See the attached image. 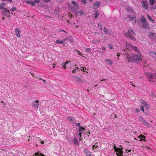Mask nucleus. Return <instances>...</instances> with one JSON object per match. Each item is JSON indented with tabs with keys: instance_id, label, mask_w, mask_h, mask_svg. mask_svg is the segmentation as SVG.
<instances>
[{
	"instance_id": "obj_11",
	"label": "nucleus",
	"mask_w": 156,
	"mask_h": 156,
	"mask_svg": "<svg viewBox=\"0 0 156 156\" xmlns=\"http://www.w3.org/2000/svg\"><path fill=\"white\" fill-rule=\"evenodd\" d=\"M101 4L100 2L96 1L93 4V7L94 9H95L97 8H98Z\"/></svg>"
},
{
	"instance_id": "obj_39",
	"label": "nucleus",
	"mask_w": 156,
	"mask_h": 156,
	"mask_svg": "<svg viewBox=\"0 0 156 156\" xmlns=\"http://www.w3.org/2000/svg\"><path fill=\"white\" fill-rule=\"evenodd\" d=\"M104 32L106 34L108 32V30L106 28V27H105L104 28Z\"/></svg>"
},
{
	"instance_id": "obj_45",
	"label": "nucleus",
	"mask_w": 156,
	"mask_h": 156,
	"mask_svg": "<svg viewBox=\"0 0 156 156\" xmlns=\"http://www.w3.org/2000/svg\"><path fill=\"white\" fill-rule=\"evenodd\" d=\"M140 107V109H141V111L144 112V107L143 106H141Z\"/></svg>"
},
{
	"instance_id": "obj_19",
	"label": "nucleus",
	"mask_w": 156,
	"mask_h": 156,
	"mask_svg": "<svg viewBox=\"0 0 156 156\" xmlns=\"http://www.w3.org/2000/svg\"><path fill=\"white\" fill-rule=\"evenodd\" d=\"M72 3L76 7L77 9H79V7L78 5H77L76 2L75 1H72Z\"/></svg>"
},
{
	"instance_id": "obj_13",
	"label": "nucleus",
	"mask_w": 156,
	"mask_h": 156,
	"mask_svg": "<svg viewBox=\"0 0 156 156\" xmlns=\"http://www.w3.org/2000/svg\"><path fill=\"white\" fill-rule=\"evenodd\" d=\"M129 45V47L130 48H131L132 49L135 50V51H137V52L138 53L140 52L139 50L138 49H137V47H135L131 44H128Z\"/></svg>"
},
{
	"instance_id": "obj_53",
	"label": "nucleus",
	"mask_w": 156,
	"mask_h": 156,
	"mask_svg": "<svg viewBox=\"0 0 156 156\" xmlns=\"http://www.w3.org/2000/svg\"><path fill=\"white\" fill-rule=\"evenodd\" d=\"M102 49L103 50V51H105L106 50V47H102Z\"/></svg>"
},
{
	"instance_id": "obj_26",
	"label": "nucleus",
	"mask_w": 156,
	"mask_h": 156,
	"mask_svg": "<svg viewBox=\"0 0 156 156\" xmlns=\"http://www.w3.org/2000/svg\"><path fill=\"white\" fill-rule=\"evenodd\" d=\"M139 137L140 138H142L140 140V141H142V140H145L144 139H145V136L143 135H141L139 136Z\"/></svg>"
},
{
	"instance_id": "obj_50",
	"label": "nucleus",
	"mask_w": 156,
	"mask_h": 156,
	"mask_svg": "<svg viewBox=\"0 0 156 156\" xmlns=\"http://www.w3.org/2000/svg\"><path fill=\"white\" fill-rule=\"evenodd\" d=\"M31 2H30L29 1H26V3L27 4H30Z\"/></svg>"
},
{
	"instance_id": "obj_49",
	"label": "nucleus",
	"mask_w": 156,
	"mask_h": 156,
	"mask_svg": "<svg viewBox=\"0 0 156 156\" xmlns=\"http://www.w3.org/2000/svg\"><path fill=\"white\" fill-rule=\"evenodd\" d=\"M34 1L35 3H37L40 2V0H34Z\"/></svg>"
},
{
	"instance_id": "obj_57",
	"label": "nucleus",
	"mask_w": 156,
	"mask_h": 156,
	"mask_svg": "<svg viewBox=\"0 0 156 156\" xmlns=\"http://www.w3.org/2000/svg\"><path fill=\"white\" fill-rule=\"evenodd\" d=\"M97 146H96L95 145H93L92 146L93 149H94V148H96Z\"/></svg>"
},
{
	"instance_id": "obj_17",
	"label": "nucleus",
	"mask_w": 156,
	"mask_h": 156,
	"mask_svg": "<svg viewBox=\"0 0 156 156\" xmlns=\"http://www.w3.org/2000/svg\"><path fill=\"white\" fill-rule=\"evenodd\" d=\"M150 55L152 56V57L154 58H155L156 59V53L153 52L151 51L150 52Z\"/></svg>"
},
{
	"instance_id": "obj_3",
	"label": "nucleus",
	"mask_w": 156,
	"mask_h": 156,
	"mask_svg": "<svg viewBox=\"0 0 156 156\" xmlns=\"http://www.w3.org/2000/svg\"><path fill=\"white\" fill-rule=\"evenodd\" d=\"M138 119L139 121H140L142 122V124L147 126H150V125L149 124L146 122L143 118V117H142L141 116H140L139 117Z\"/></svg>"
},
{
	"instance_id": "obj_20",
	"label": "nucleus",
	"mask_w": 156,
	"mask_h": 156,
	"mask_svg": "<svg viewBox=\"0 0 156 156\" xmlns=\"http://www.w3.org/2000/svg\"><path fill=\"white\" fill-rule=\"evenodd\" d=\"M143 24L142 25V26L144 28H145L147 27V24L148 23L147 21L144 22L142 23Z\"/></svg>"
},
{
	"instance_id": "obj_8",
	"label": "nucleus",
	"mask_w": 156,
	"mask_h": 156,
	"mask_svg": "<svg viewBox=\"0 0 156 156\" xmlns=\"http://www.w3.org/2000/svg\"><path fill=\"white\" fill-rule=\"evenodd\" d=\"M10 12L8 9H4V11H3L2 12V14L6 16H10Z\"/></svg>"
},
{
	"instance_id": "obj_42",
	"label": "nucleus",
	"mask_w": 156,
	"mask_h": 156,
	"mask_svg": "<svg viewBox=\"0 0 156 156\" xmlns=\"http://www.w3.org/2000/svg\"><path fill=\"white\" fill-rule=\"evenodd\" d=\"M30 4H31V5L33 6H34L35 5V2H34L33 1L31 2Z\"/></svg>"
},
{
	"instance_id": "obj_32",
	"label": "nucleus",
	"mask_w": 156,
	"mask_h": 156,
	"mask_svg": "<svg viewBox=\"0 0 156 156\" xmlns=\"http://www.w3.org/2000/svg\"><path fill=\"white\" fill-rule=\"evenodd\" d=\"M55 43L56 44L58 43H59L60 44H63V41H59L58 40H56V41L55 42Z\"/></svg>"
},
{
	"instance_id": "obj_7",
	"label": "nucleus",
	"mask_w": 156,
	"mask_h": 156,
	"mask_svg": "<svg viewBox=\"0 0 156 156\" xmlns=\"http://www.w3.org/2000/svg\"><path fill=\"white\" fill-rule=\"evenodd\" d=\"M39 101L38 100H36L32 103V106L36 108H37L39 105Z\"/></svg>"
},
{
	"instance_id": "obj_51",
	"label": "nucleus",
	"mask_w": 156,
	"mask_h": 156,
	"mask_svg": "<svg viewBox=\"0 0 156 156\" xmlns=\"http://www.w3.org/2000/svg\"><path fill=\"white\" fill-rule=\"evenodd\" d=\"M116 155H117V156H123L122 154L116 153Z\"/></svg>"
},
{
	"instance_id": "obj_59",
	"label": "nucleus",
	"mask_w": 156,
	"mask_h": 156,
	"mask_svg": "<svg viewBox=\"0 0 156 156\" xmlns=\"http://www.w3.org/2000/svg\"><path fill=\"white\" fill-rule=\"evenodd\" d=\"M87 134H90V133L89 132V131H87L86 132V135H87Z\"/></svg>"
},
{
	"instance_id": "obj_46",
	"label": "nucleus",
	"mask_w": 156,
	"mask_h": 156,
	"mask_svg": "<svg viewBox=\"0 0 156 156\" xmlns=\"http://www.w3.org/2000/svg\"><path fill=\"white\" fill-rule=\"evenodd\" d=\"M108 47L110 49H112L113 48V47L111 45H108Z\"/></svg>"
},
{
	"instance_id": "obj_30",
	"label": "nucleus",
	"mask_w": 156,
	"mask_h": 156,
	"mask_svg": "<svg viewBox=\"0 0 156 156\" xmlns=\"http://www.w3.org/2000/svg\"><path fill=\"white\" fill-rule=\"evenodd\" d=\"M127 11L129 12H133V9L130 7H128L127 9Z\"/></svg>"
},
{
	"instance_id": "obj_25",
	"label": "nucleus",
	"mask_w": 156,
	"mask_h": 156,
	"mask_svg": "<svg viewBox=\"0 0 156 156\" xmlns=\"http://www.w3.org/2000/svg\"><path fill=\"white\" fill-rule=\"evenodd\" d=\"M5 5V4L4 3H2L0 4V9H3L4 10L6 9V8L4 7V6Z\"/></svg>"
},
{
	"instance_id": "obj_9",
	"label": "nucleus",
	"mask_w": 156,
	"mask_h": 156,
	"mask_svg": "<svg viewBox=\"0 0 156 156\" xmlns=\"http://www.w3.org/2000/svg\"><path fill=\"white\" fill-rule=\"evenodd\" d=\"M114 149L115 150V151L117 153L122 154L123 153V151L121 150L120 148L116 147L115 146L114 147Z\"/></svg>"
},
{
	"instance_id": "obj_28",
	"label": "nucleus",
	"mask_w": 156,
	"mask_h": 156,
	"mask_svg": "<svg viewBox=\"0 0 156 156\" xmlns=\"http://www.w3.org/2000/svg\"><path fill=\"white\" fill-rule=\"evenodd\" d=\"M105 61L107 62L108 65H111L112 63V61L109 59L106 60Z\"/></svg>"
},
{
	"instance_id": "obj_15",
	"label": "nucleus",
	"mask_w": 156,
	"mask_h": 156,
	"mask_svg": "<svg viewBox=\"0 0 156 156\" xmlns=\"http://www.w3.org/2000/svg\"><path fill=\"white\" fill-rule=\"evenodd\" d=\"M74 143L75 145L76 146H79V142L77 140L76 137H75L74 138Z\"/></svg>"
},
{
	"instance_id": "obj_1",
	"label": "nucleus",
	"mask_w": 156,
	"mask_h": 156,
	"mask_svg": "<svg viewBox=\"0 0 156 156\" xmlns=\"http://www.w3.org/2000/svg\"><path fill=\"white\" fill-rule=\"evenodd\" d=\"M126 58L128 62H139L142 60V58L140 55L134 54H127Z\"/></svg>"
},
{
	"instance_id": "obj_41",
	"label": "nucleus",
	"mask_w": 156,
	"mask_h": 156,
	"mask_svg": "<svg viewBox=\"0 0 156 156\" xmlns=\"http://www.w3.org/2000/svg\"><path fill=\"white\" fill-rule=\"evenodd\" d=\"M11 10L13 12L16 10V8L15 7H14L11 8Z\"/></svg>"
},
{
	"instance_id": "obj_47",
	"label": "nucleus",
	"mask_w": 156,
	"mask_h": 156,
	"mask_svg": "<svg viewBox=\"0 0 156 156\" xmlns=\"http://www.w3.org/2000/svg\"><path fill=\"white\" fill-rule=\"evenodd\" d=\"M81 1L84 4H85L86 3V0H81Z\"/></svg>"
},
{
	"instance_id": "obj_33",
	"label": "nucleus",
	"mask_w": 156,
	"mask_h": 156,
	"mask_svg": "<svg viewBox=\"0 0 156 156\" xmlns=\"http://www.w3.org/2000/svg\"><path fill=\"white\" fill-rule=\"evenodd\" d=\"M100 41L99 39L98 40H96L95 39H94L92 40V42L94 44H96L97 43H98Z\"/></svg>"
},
{
	"instance_id": "obj_27",
	"label": "nucleus",
	"mask_w": 156,
	"mask_h": 156,
	"mask_svg": "<svg viewBox=\"0 0 156 156\" xmlns=\"http://www.w3.org/2000/svg\"><path fill=\"white\" fill-rule=\"evenodd\" d=\"M95 18L97 19L99 16V13L98 11H96L94 14Z\"/></svg>"
},
{
	"instance_id": "obj_56",
	"label": "nucleus",
	"mask_w": 156,
	"mask_h": 156,
	"mask_svg": "<svg viewBox=\"0 0 156 156\" xmlns=\"http://www.w3.org/2000/svg\"><path fill=\"white\" fill-rule=\"evenodd\" d=\"M80 69L82 71L84 72V68L83 67H81V68H80Z\"/></svg>"
},
{
	"instance_id": "obj_60",
	"label": "nucleus",
	"mask_w": 156,
	"mask_h": 156,
	"mask_svg": "<svg viewBox=\"0 0 156 156\" xmlns=\"http://www.w3.org/2000/svg\"><path fill=\"white\" fill-rule=\"evenodd\" d=\"M72 73H76V71H75V70H74V69L72 71Z\"/></svg>"
},
{
	"instance_id": "obj_23",
	"label": "nucleus",
	"mask_w": 156,
	"mask_h": 156,
	"mask_svg": "<svg viewBox=\"0 0 156 156\" xmlns=\"http://www.w3.org/2000/svg\"><path fill=\"white\" fill-rule=\"evenodd\" d=\"M59 10V8L58 7H57L55 8L54 11V12L55 15H57L58 13Z\"/></svg>"
},
{
	"instance_id": "obj_5",
	"label": "nucleus",
	"mask_w": 156,
	"mask_h": 156,
	"mask_svg": "<svg viewBox=\"0 0 156 156\" xmlns=\"http://www.w3.org/2000/svg\"><path fill=\"white\" fill-rule=\"evenodd\" d=\"M140 102L143 105H142L141 106H143V107L144 106L147 109H149V105L145 101L142 100H141Z\"/></svg>"
},
{
	"instance_id": "obj_2",
	"label": "nucleus",
	"mask_w": 156,
	"mask_h": 156,
	"mask_svg": "<svg viewBox=\"0 0 156 156\" xmlns=\"http://www.w3.org/2000/svg\"><path fill=\"white\" fill-rule=\"evenodd\" d=\"M146 76L147 78L150 79H156V73H152L151 72L147 73H146Z\"/></svg>"
},
{
	"instance_id": "obj_4",
	"label": "nucleus",
	"mask_w": 156,
	"mask_h": 156,
	"mask_svg": "<svg viewBox=\"0 0 156 156\" xmlns=\"http://www.w3.org/2000/svg\"><path fill=\"white\" fill-rule=\"evenodd\" d=\"M79 132L80 133L79 134L80 136V138H81L82 137V134L83 132L85 131V129L84 127L82 126H80L79 128Z\"/></svg>"
},
{
	"instance_id": "obj_31",
	"label": "nucleus",
	"mask_w": 156,
	"mask_h": 156,
	"mask_svg": "<svg viewBox=\"0 0 156 156\" xmlns=\"http://www.w3.org/2000/svg\"><path fill=\"white\" fill-rule=\"evenodd\" d=\"M67 119L68 121H71L72 122L75 120L72 119L71 117H67Z\"/></svg>"
},
{
	"instance_id": "obj_24",
	"label": "nucleus",
	"mask_w": 156,
	"mask_h": 156,
	"mask_svg": "<svg viewBox=\"0 0 156 156\" xmlns=\"http://www.w3.org/2000/svg\"><path fill=\"white\" fill-rule=\"evenodd\" d=\"M71 9V11L75 12L76 11H77L75 7L73 6H71L69 7Z\"/></svg>"
},
{
	"instance_id": "obj_18",
	"label": "nucleus",
	"mask_w": 156,
	"mask_h": 156,
	"mask_svg": "<svg viewBox=\"0 0 156 156\" xmlns=\"http://www.w3.org/2000/svg\"><path fill=\"white\" fill-rule=\"evenodd\" d=\"M33 156H45L44 155L41 153H40L37 152L34 154V155Z\"/></svg>"
},
{
	"instance_id": "obj_63",
	"label": "nucleus",
	"mask_w": 156,
	"mask_h": 156,
	"mask_svg": "<svg viewBox=\"0 0 156 156\" xmlns=\"http://www.w3.org/2000/svg\"><path fill=\"white\" fill-rule=\"evenodd\" d=\"M63 67L64 69H66V65L65 66H63Z\"/></svg>"
},
{
	"instance_id": "obj_21",
	"label": "nucleus",
	"mask_w": 156,
	"mask_h": 156,
	"mask_svg": "<svg viewBox=\"0 0 156 156\" xmlns=\"http://www.w3.org/2000/svg\"><path fill=\"white\" fill-rule=\"evenodd\" d=\"M74 77L78 81H79L80 82H83V81L81 79L80 77H78V76H74Z\"/></svg>"
},
{
	"instance_id": "obj_38",
	"label": "nucleus",
	"mask_w": 156,
	"mask_h": 156,
	"mask_svg": "<svg viewBox=\"0 0 156 156\" xmlns=\"http://www.w3.org/2000/svg\"><path fill=\"white\" fill-rule=\"evenodd\" d=\"M149 36L151 37H154V36H155V34L153 33H150L149 34ZM155 36L154 37H155Z\"/></svg>"
},
{
	"instance_id": "obj_14",
	"label": "nucleus",
	"mask_w": 156,
	"mask_h": 156,
	"mask_svg": "<svg viewBox=\"0 0 156 156\" xmlns=\"http://www.w3.org/2000/svg\"><path fill=\"white\" fill-rule=\"evenodd\" d=\"M136 15H133V16H131L130 15H128L127 17L129 18L130 20L132 21L133 20L135 19H136Z\"/></svg>"
},
{
	"instance_id": "obj_43",
	"label": "nucleus",
	"mask_w": 156,
	"mask_h": 156,
	"mask_svg": "<svg viewBox=\"0 0 156 156\" xmlns=\"http://www.w3.org/2000/svg\"><path fill=\"white\" fill-rule=\"evenodd\" d=\"M74 66L76 67V69H74V70H75V71L76 72L77 70H79L80 69L78 67H76V65H75Z\"/></svg>"
},
{
	"instance_id": "obj_16",
	"label": "nucleus",
	"mask_w": 156,
	"mask_h": 156,
	"mask_svg": "<svg viewBox=\"0 0 156 156\" xmlns=\"http://www.w3.org/2000/svg\"><path fill=\"white\" fill-rule=\"evenodd\" d=\"M84 153L86 154V156H88L89 154H90V153H92L91 152L89 151L88 150L87 148H85L84 149Z\"/></svg>"
},
{
	"instance_id": "obj_6",
	"label": "nucleus",
	"mask_w": 156,
	"mask_h": 156,
	"mask_svg": "<svg viewBox=\"0 0 156 156\" xmlns=\"http://www.w3.org/2000/svg\"><path fill=\"white\" fill-rule=\"evenodd\" d=\"M130 32L129 31H128L126 33V36L131 38L132 40L135 41L136 39V37L130 35Z\"/></svg>"
},
{
	"instance_id": "obj_35",
	"label": "nucleus",
	"mask_w": 156,
	"mask_h": 156,
	"mask_svg": "<svg viewBox=\"0 0 156 156\" xmlns=\"http://www.w3.org/2000/svg\"><path fill=\"white\" fill-rule=\"evenodd\" d=\"M147 18H148L152 22H154V21L153 20L151 17L149 15H147Z\"/></svg>"
},
{
	"instance_id": "obj_37",
	"label": "nucleus",
	"mask_w": 156,
	"mask_h": 156,
	"mask_svg": "<svg viewBox=\"0 0 156 156\" xmlns=\"http://www.w3.org/2000/svg\"><path fill=\"white\" fill-rule=\"evenodd\" d=\"M98 27H99L100 28V30H102L103 26L101 24H100L99 23L98 25Z\"/></svg>"
},
{
	"instance_id": "obj_29",
	"label": "nucleus",
	"mask_w": 156,
	"mask_h": 156,
	"mask_svg": "<svg viewBox=\"0 0 156 156\" xmlns=\"http://www.w3.org/2000/svg\"><path fill=\"white\" fill-rule=\"evenodd\" d=\"M85 51H87L88 53H90L91 52V48H84Z\"/></svg>"
},
{
	"instance_id": "obj_44",
	"label": "nucleus",
	"mask_w": 156,
	"mask_h": 156,
	"mask_svg": "<svg viewBox=\"0 0 156 156\" xmlns=\"http://www.w3.org/2000/svg\"><path fill=\"white\" fill-rule=\"evenodd\" d=\"M79 13L80 15H83V14H84V12L82 10H80L79 11Z\"/></svg>"
},
{
	"instance_id": "obj_54",
	"label": "nucleus",
	"mask_w": 156,
	"mask_h": 156,
	"mask_svg": "<svg viewBox=\"0 0 156 156\" xmlns=\"http://www.w3.org/2000/svg\"><path fill=\"white\" fill-rule=\"evenodd\" d=\"M50 0H44V2H46L47 3L49 1H50Z\"/></svg>"
},
{
	"instance_id": "obj_52",
	"label": "nucleus",
	"mask_w": 156,
	"mask_h": 156,
	"mask_svg": "<svg viewBox=\"0 0 156 156\" xmlns=\"http://www.w3.org/2000/svg\"><path fill=\"white\" fill-rule=\"evenodd\" d=\"M68 40V39H66V38H65V39H63V40H62V41H63V44H64L65 41L66 40Z\"/></svg>"
},
{
	"instance_id": "obj_61",
	"label": "nucleus",
	"mask_w": 156,
	"mask_h": 156,
	"mask_svg": "<svg viewBox=\"0 0 156 156\" xmlns=\"http://www.w3.org/2000/svg\"><path fill=\"white\" fill-rule=\"evenodd\" d=\"M7 1L10 2H12V0H7Z\"/></svg>"
},
{
	"instance_id": "obj_22",
	"label": "nucleus",
	"mask_w": 156,
	"mask_h": 156,
	"mask_svg": "<svg viewBox=\"0 0 156 156\" xmlns=\"http://www.w3.org/2000/svg\"><path fill=\"white\" fill-rule=\"evenodd\" d=\"M140 21L142 23H144V22L147 21L146 18L143 16H141V17L140 19Z\"/></svg>"
},
{
	"instance_id": "obj_40",
	"label": "nucleus",
	"mask_w": 156,
	"mask_h": 156,
	"mask_svg": "<svg viewBox=\"0 0 156 156\" xmlns=\"http://www.w3.org/2000/svg\"><path fill=\"white\" fill-rule=\"evenodd\" d=\"M130 32V35H132V34H135V32L133 31L132 30H129Z\"/></svg>"
},
{
	"instance_id": "obj_34",
	"label": "nucleus",
	"mask_w": 156,
	"mask_h": 156,
	"mask_svg": "<svg viewBox=\"0 0 156 156\" xmlns=\"http://www.w3.org/2000/svg\"><path fill=\"white\" fill-rule=\"evenodd\" d=\"M154 0H150L149 3L151 5H153L154 3Z\"/></svg>"
},
{
	"instance_id": "obj_55",
	"label": "nucleus",
	"mask_w": 156,
	"mask_h": 156,
	"mask_svg": "<svg viewBox=\"0 0 156 156\" xmlns=\"http://www.w3.org/2000/svg\"><path fill=\"white\" fill-rule=\"evenodd\" d=\"M68 40L70 41H73V40L72 38H68Z\"/></svg>"
},
{
	"instance_id": "obj_58",
	"label": "nucleus",
	"mask_w": 156,
	"mask_h": 156,
	"mask_svg": "<svg viewBox=\"0 0 156 156\" xmlns=\"http://www.w3.org/2000/svg\"><path fill=\"white\" fill-rule=\"evenodd\" d=\"M135 111L136 112H139L140 110H139V109L136 108V109Z\"/></svg>"
},
{
	"instance_id": "obj_64",
	"label": "nucleus",
	"mask_w": 156,
	"mask_h": 156,
	"mask_svg": "<svg viewBox=\"0 0 156 156\" xmlns=\"http://www.w3.org/2000/svg\"><path fill=\"white\" fill-rule=\"evenodd\" d=\"M135 20H134V22L135 23H136V20L135 19Z\"/></svg>"
},
{
	"instance_id": "obj_36",
	"label": "nucleus",
	"mask_w": 156,
	"mask_h": 156,
	"mask_svg": "<svg viewBox=\"0 0 156 156\" xmlns=\"http://www.w3.org/2000/svg\"><path fill=\"white\" fill-rule=\"evenodd\" d=\"M71 62L70 61L69 62H67L66 63L65 62H63L62 64V66H65L68 63V62Z\"/></svg>"
},
{
	"instance_id": "obj_48",
	"label": "nucleus",
	"mask_w": 156,
	"mask_h": 156,
	"mask_svg": "<svg viewBox=\"0 0 156 156\" xmlns=\"http://www.w3.org/2000/svg\"><path fill=\"white\" fill-rule=\"evenodd\" d=\"M76 126L77 127H78V126L80 127V123H76Z\"/></svg>"
},
{
	"instance_id": "obj_10",
	"label": "nucleus",
	"mask_w": 156,
	"mask_h": 156,
	"mask_svg": "<svg viewBox=\"0 0 156 156\" xmlns=\"http://www.w3.org/2000/svg\"><path fill=\"white\" fill-rule=\"evenodd\" d=\"M21 32L20 30V28H17L15 29V32L16 36L17 37H20V33Z\"/></svg>"
},
{
	"instance_id": "obj_62",
	"label": "nucleus",
	"mask_w": 156,
	"mask_h": 156,
	"mask_svg": "<svg viewBox=\"0 0 156 156\" xmlns=\"http://www.w3.org/2000/svg\"><path fill=\"white\" fill-rule=\"evenodd\" d=\"M40 80H43L44 83H45V80H42V79H41V78L40 79Z\"/></svg>"
},
{
	"instance_id": "obj_12",
	"label": "nucleus",
	"mask_w": 156,
	"mask_h": 156,
	"mask_svg": "<svg viewBox=\"0 0 156 156\" xmlns=\"http://www.w3.org/2000/svg\"><path fill=\"white\" fill-rule=\"evenodd\" d=\"M142 4L143 8L145 9H147L148 8V4L146 1H142Z\"/></svg>"
}]
</instances>
